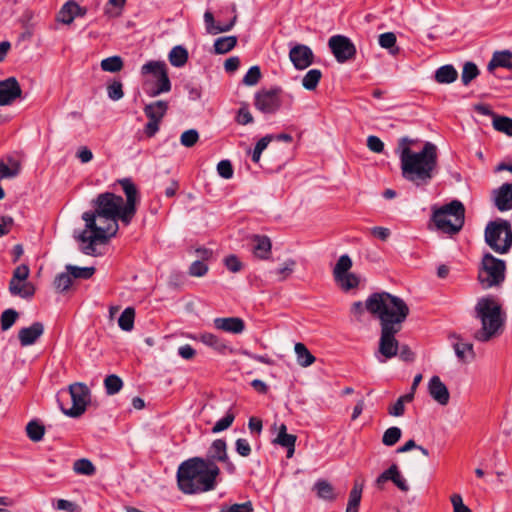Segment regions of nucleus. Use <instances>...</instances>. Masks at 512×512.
Instances as JSON below:
<instances>
[{
    "mask_svg": "<svg viewBox=\"0 0 512 512\" xmlns=\"http://www.w3.org/2000/svg\"><path fill=\"white\" fill-rule=\"evenodd\" d=\"M254 121V118L249 111L248 104L242 103L236 115V122L240 125H248Z\"/></svg>",
    "mask_w": 512,
    "mask_h": 512,
    "instance_id": "nucleus-55",
    "label": "nucleus"
},
{
    "mask_svg": "<svg viewBox=\"0 0 512 512\" xmlns=\"http://www.w3.org/2000/svg\"><path fill=\"white\" fill-rule=\"evenodd\" d=\"M22 95V89L15 77L0 81V106L12 104Z\"/></svg>",
    "mask_w": 512,
    "mask_h": 512,
    "instance_id": "nucleus-17",
    "label": "nucleus"
},
{
    "mask_svg": "<svg viewBox=\"0 0 512 512\" xmlns=\"http://www.w3.org/2000/svg\"><path fill=\"white\" fill-rule=\"evenodd\" d=\"M252 241L254 242L253 253L255 257L261 260L269 259L272 249V243L269 237L263 235H254Z\"/></svg>",
    "mask_w": 512,
    "mask_h": 512,
    "instance_id": "nucleus-26",
    "label": "nucleus"
},
{
    "mask_svg": "<svg viewBox=\"0 0 512 512\" xmlns=\"http://www.w3.org/2000/svg\"><path fill=\"white\" fill-rule=\"evenodd\" d=\"M200 339L202 343L220 353H225L228 350V345L212 333H204L201 335Z\"/></svg>",
    "mask_w": 512,
    "mask_h": 512,
    "instance_id": "nucleus-37",
    "label": "nucleus"
},
{
    "mask_svg": "<svg viewBox=\"0 0 512 512\" xmlns=\"http://www.w3.org/2000/svg\"><path fill=\"white\" fill-rule=\"evenodd\" d=\"M452 338L456 340L453 342V348L457 358L460 361L467 362L475 358V352L472 343L463 341L462 338L458 335H453Z\"/></svg>",
    "mask_w": 512,
    "mask_h": 512,
    "instance_id": "nucleus-24",
    "label": "nucleus"
},
{
    "mask_svg": "<svg viewBox=\"0 0 512 512\" xmlns=\"http://www.w3.org/2000/svg\"><path fill=\"white\" fill-rule=\"evenodd\" d=\"M362 491H363V485L359 484V483H355L353 488L350 491L348 504L360 506Z\"/></svg>",
    "mask_w": 512,
    "mask_h": 512,
    "instance_id": "nucleus-62",
    "label": "nucleus"
},
{
    "mask_svg": "<svg viewBox=\"0 0 512 512\" xmlns=\"http://www.w3.org/2000/svg\"><path fill=\"white\" fill-rule=\"evenodd\" d=\"M188 51L182 45L174 46L168 54V60L174 67H183L188 61Z\"/></svg>",
    "mask_w": 512,
    "mask_h": 512,
    "instance_id": "nucleus-31",
    "label": "nucleus"
},
{
    "mask_svg": "<svg viewBox=\"0 0 512 512\" xmlns=\"http://www.w3.org/2000/svg\"><path fill=\"white\" fill-rule=\"evenodd\" d=\"M497 67L512 69V52L508 50L495 52L487 68L492 72Z\"/></svg>",
    "mask_w": 512,
    "mask_h": 512,
    "instance_id": "nucleus-29",
    "label": "nucleus"
},
{
    "mask_svg": "<svg viewBox=\"0 0 512 512\" xmlns=\"http://www.w3.org/2000/svg\"><path fill=\"white\" fill-rule=\"evenodd\" d=\"M398 470V466L396 464H392L387 470H385L384 472H382L376 479L375 483H376V486L379 488V489H383L384 488V484L387 482V481H393L394 479V476L396 474Z\"/></svg>",
    "mask_w": 512,
    "mask_h": 512,
    "instance_id": "nucleus-51",
    "label": "nucleus"
},
{
    "mask_svg": "<svg viewBox=\"0 0 512 512\" xmlns=\"http://www.w3.org/2000/svg\"><path fill=\"white\" fill-rule=\"evenodd\" d=\"M30 269L27 265L22 264L17 266L9 282H19L22 280H28Z\"/></svg>",
    "mask_w": 512,
    "mask_h": 512,
    "instance_id": "nucleus-59",
    "label": "nucleus"
},
{
    "mask_svg": "<svg viewBox=\"0 0 512 512\" xmlns=\"http://www.w3.org/2000/svg\"><path fill=\"white\" fill-rule=\"evenodd\" d=\"M68 392L71 396L72 406L66 408L61 400L59 399V405L61 411L69 417L77 418L80 417L85 411L90 403L91 392L88 386L83 382H75L70 384L68 387Z\"/></svg>",
    "mask_w": 512,
    "mask_h": 512,
    "instance_id": "nucleus-10",
    "label": "nucleus"
},
{
    "mask_svg": "<svg viewBox=\"0 0 512 512\" xmlns=\"http://www.w3.org/2000/svg\"><path fill=\"white\" fill-rule=\"evenodd\" d=\"M411 143L407 137L399 141L402 176L417 186L426 185L437 167V147L426 142L420 152H414L409 147Z\"/></svg>",
    "mask_w": 512,
    "mask_h": 512,
    "instance_id": "nucleus-1",
    "label": "nucleus"
},
{
    "mask_svg": "<svg viewBox=\"0 0 512 512\" xmlns=\"http://www.w3.org/2000/svg\"><path fill=\"white\" fill-rule=\"evenodd\" d=\"M277 430V435L273 440L274 444L280 445L287 449V458H291L295 452V444L297 437L293 434L287 433V427L285 424H280L278 427H274Z\"/></svg>",
    "mask_w": 512,
    "mask_h": 512,
    "instance_id": "nucleus-21",
    "label": "nucleus"
},
{
    "mask_svg": "<svg viewBox=\"0 0 512 512\" xmlns=\"http://www.w3.org/2000/svg\"><path fill=\"white\" fill-rule=\"evenodd\" d=\"M458 77L457 70L452 65H444L435 72V80L440 84H450Z\"/></svg>",
    "mask_w": 512,
    "mask_h": 512,
    "instance_id": "nucleus-34",
    "label": "nucleus"
},
{
    "mask_svg": "<svg viewBox=\"0 0 512 512\" xmlns=\"http://www.w3.org/2000/svg\"><path fill=\"white\" fill-rule=\"evenodd\" d=\"M485 242L496 253H507L512 246L510 222L503 219L489 222L485 228Z\"/></svg>",
    "mask_w": 512,
    "mask_h": 512,
    "instance_id": "nucleus-8",
    "label": "nucleus"
},
{
    "mask_svg": "<svg viewBox=\"0 0 512 512\" xmlns=\"http://www.w3.org/2000/svg\"><path fill=\"white\" fill-rule=\"evenodd\" d=\"M84 14L81 7L73 0L66 2L57 14V21L63 24H71L75 17Z\"/></svg>",
    "mask_w": 512,
    "mask_h": 512,
    "instance_id": "nucleus-25",
    "label": "nucleus"
},
{
    "mask_svg": "<svg viewBox=\"0 0 512 512\" xmlns=\"http://www.w3.org/2000/svg\"><path fill=\"white\" fill-rule=\"evenodd\" d=\"M479 75V69L473 62H466L462 69L461 80L464 85H468Z\"/></svg>",
    "mask_w": 512,
    "mask_h": 512,
    "instance_id": "nucleus-50",
    "label": "nucleus"
},
{
    "mask_svg": "<svg viewBox=\"0 0 512 512\" xmlns=\"http://www.w3.org/2000/svg\"><path fill=\"white\" fill-rule=\"evenodd\" d=\"M8 290L12 296H16L24 300L32 299L36 292L34 284L28 280L9 282Z\"/></svg>",
    "mask_w": 512,
    "mask_h": 512,
    "instance_id": "nucleus-23",
    "label": "nucleus"
},
{
    "mask_svg": "<svg viewBox=\"0 0 512 512\" xmlns=\"http://www.w3.org/2000/svg\"><path fill=\"white\" fill-rule=\"evenodd\" d=\"M18 312L14 309H7L5 310L0 318L1 322V328L2 330H8L12 327V325L15 323V321L18 318Z\"/></svg>",
    "mask_w": 512,
    "mask_h": 512,
    "instance_id": "nucleus-53",
    "label": "nucleus"
},
{
    "mask_svg": "<svg viewBox=\"0 0 512 512\" xmlns=\"http://www.w3.org/2000/svg\"><path fill=\"white\" fill-rule=\"evenodd\" d=\"M118 182L124 191L126 201L120 195L105 192L92 201L93 207L116 222L120 220L125 225H129L137 211V204L140 201L139 193L131 179L124 178Z\"/></svg>",
    "mask_w": 512,
    "mask_h": 512,
    "instance_id": "nucleus-3",
    "label": "nucleus"
},
{
    "mask_svg": "<svg viewBox=\"0 0 512 512\" xmlns=\"http://www.w3.org/2000/svg\"><path fill=\"white\" fill-rule=\"evenodd\" d=\"M428 393L431 398L441 406H446L450 401L449 390L439 376L430 378L428 382Z\"/></svg>",
    "mask_w": 512,
    "mask_h": 512,
    "instance_id": "nucleus-19",
    "label": "nucleus"
},
{
    "mask_svg": "<svg viewBox=\"0 0 512 512\" xmlns=\"http://www.w3.org/2000/svg\"><path fill=\"white\" fill-rule=\"evenodd\" d=\"M66 271L70 272L73 278L89 279L95 273L94 267H78L74 265H67Z\"/></svg>",
    "mask_w": 512,
    "mask_h": 512,
    "instance_id": "nucleus-47",
    "label": "nucleus"
},
{
    "mask_svg": "<svg viewBox=\"0 0 512 512\" xmlns=\"http://www.w3.org/2000/svg\"><path fill=\"white\" fill-rule=\"evenodd\" d=\"M206 461L216 463V461L224 463L227 471L232 474L235 472V465L229 460L227 454V444L223 439H216L208 448Z\"/></svg>",
    "mask_w": 512,
    "mask_h": 512,
    "instance_id": "nucleus-15",
    "label": "nucleus"
},
{
    "mask_svg": "<svg viewBox=\"0 0 512 512\" xmlns=\"http://www.w3.org/2000/svg\"><path fill=\"white\" fill-rule=\"evenodd\" d=\"M506 265L503 260L486 253L478 270V281L484 289L500 285L505 279Z\"/></svg>",
    "mask_w": 512,
    "mask_h": 512,
    "instance_id": "nucleus-9",
    "label": "nucleus"
},
{
    "mask_svg": "<svg viewBox=\"0 0 512 512\" xmlns=\"http://www.w3.org/2000/svg\"><path fill=\"white\" fill-rule=\"evenodd\" d=\"M226 268L232 273H237L242 270L243 264L236 255H229L224 258Z\"/></svg>",
    "mask_w": 512,
    "mask_h": 512,
    "instance_id": "nucleus-60",
    "label": "nucleus"
},
{
    "mask_svg": "<svg viewBox=\"0 0 512 512\" xmlns=\"http://www.w3.org/2000/svg\"><path fill=\"white\" fill-rule=\"evenodd\" d=\"M367 312L379 320L380 327L402 328L409 315V307L403 299L388 292H375L365 301Z\"/></svg>",
    "mask_w": 512,
    "mask_h": 512,
    "instance_id": "nucleus-5",
    "label": "nucleus"
},
{
    "mask_svg": "<svg viewBox=\"0 0 512 512\" xmlns=\"http://www.w3.org/2000/svg\"><path fill=\"white\" fill-rule=\"evenodd\" d=\"M380 339H379V353L386 359H391L398 354L399 342L395 338V335L401 331L402 328H389L380 327Z\"/></svg>",
    "mask_w": 512,
    "mask_h": 512,
    "instance_id": "nucleus-14",
    "label": "nucleus"
},
{
    "mask_svg": "<svg viewBox=\"0 0 512 512\" xmlns=\"http://www.w3.org/2000/svg\"><path fill=\"white\" fill-rule=\"evenodd\" d=\"M219 474L220 469L216 463L194 457L180 464L177 471L178 487L185 494L211 491L216 486Z\"/></svg>",
    "mask_w": 512,
    "mask_h": 512,
    "instance_id": "nucleus-2",
    "label": "nucleus"
},
{
    "mask_svg": "<svg viewBox=\"0 0 512 512\" xmlns=\"http://www.w3.org/2000/svg\"><path fill=\"white\" fill-rule=\"evenodd\" d=\"M73 471L78 475L92 476L96 473V467L89 459L81 458L73 463Z\"/></svg>",
    "mask_w": 512,
    "mask_h": 512,
    "instance_id": "nucleus-39",
    "label": "nucleus"
},
{
    "mask_svg": "<svg viewBox=\"0 0 512 512\" xmlns=\"http://www.w3.org/2000/svg\"><path fill=\"white\" fill-rule=\"evenodd\" d=\"M294 351L296 354L297 363L301 367H309L316 361L315 356L311 354V352L303 343H296L294 346Z\"/></svg>",
    "mask_w": 512,
    "mask_h": 512,
    "instance_id": "nucleus-32",
    "label": "nucleus"
},
{
    "mask_svg": "<svg viewBox=\"0 0 512 512\" xmlns=\"http://www.w3.org/2000/svg\"><path fill=\"white\" fill-rule=\"evenodd\" d=\"M322 77V72L319 69L309 70L302 79V86L309 91H313L318 86Z\"/></svg>",
    "mask_w": 512,
    "mask_h": 512,
    "instance_id": "nucleus-40",
    "label": "nucleus"
},
{
    "mask_svg": "<svg viewBox=\"0 0 512 512\" xmlns=\"http://www.w3.org/2000/svg\"><path fill=\"white\" fill-rule=\"evenodd\" d=\"M338 287L344 291L349 292L350 290L357 289L360 285V278L355 273H348L342 276H339L334 279Z\"/></svg>",
    "mask_w": 512,
    "mask_h": 512,
    "instance_id": "nucleus-33",
    "label": "nucleus"
},
{
    "mask_svg": "<svg viewBox=\"0 0 512 512\" xmlns=\"http://www.w3.org/2000/svg\"><path fill=\"white\" fill-rule=\"evenodd\" d=\"M104 386L108 395H114L122 389L123 381L119 376L111 374L104 379Z\"/></svg>",
    "mask_w": 512,
    "mask_h": 512,
    "instance_id": "nucleus-46",
    "label": "nucleus"
},
{
    "mask_svg": "<svg viewBox=\"0 0 512 512\" xmlns=\"http://www.w3.org/2000/svg\"><path fill=\"white\" fill-rule=\"evenodd\" d=\"M237 44L236 36L219 37L214 42V51L216 54H225L231 51Z\"/></svg>",
    "mask_w": 512,
    "mask_h": 512,
    "instance_id": "nucleus-36",
    "label": "nucleus"
},
{
    "mask_svg": "<svg viewBox=\"0 0 512 512\" xmlns=\"http://www.w3.org/2000/svg\"><path fill=\"white\" fill-rule=\"evenodd\" d=\"M261 79V71L258 66H252L245 76L243 77V83L246 86H254L256 85Z\"/></svg>",
    "mask_w": 512,
    "mask_h": 512,
    "instance_id": "nucleus-56",
    "label": "nucleus"
},
{
    "mask_svg": "<svg viewBox=\"0 0 512 512\" xmlns=\"http://www.w3.org/2000/svg\"><path fill=\"white\" fill-rule=\"evenodd\" d=\"M450 501L453 506V512H472L471 509L463 503L460 494L451 495Z\"/></svg>",
    "mask_w": 512,
    "mask_h": 512,
    "instance_id": "nucleus-64",
    "label": "nucleus"
},
{
    "mask_svg": "<svg viewBox=\"0 0 512 512\" xmlns=\"http://www.w3.org/2000/svg\"><path fill=\"white\" fill-rule=\"evenodd\" d=\"M295 266L296 261L294 259H287L275 272L278 275L279 281L286 280L294 272Z\"/></svg>",
    "mask_w": 512,
    "mask_h": 512,
    "instance_id": "nucleus-52",
    "label": "nucleus"
},
{
    "mask_svg": "<svg viewBox=\"0 0 512 512\" xmlns=\"http://www.w3.org/2000/svg\"><path fill=\"white\" fill-rule=\"evenodd\" d=\"M234 419L235 415L231 411H228L222 419L215 423L212 428V433L216 434L228 429L232 425Z\"/></svg>",
    "mask_w": 512,
    "mask_h": 512,
    "instance_id": "nucleus-54",
    "label": "nucleus"
},
{
    "mask_svg": "<svg viewBox=\"0 0 512 512\" xmlns=\"http://www.w3.org/2000/svg\"><path fill=\"white\" fill-rule=\"evenodd\" d=\"M352 265H353V262L349 255H347V254L341 255L333 268V271H332L333 278L335 279L339 276L350 273V269L352 268Z\"/></svg>",
    "mask_w": 512,
    "mask_h": 512,
    "instance_id": "nucleus-38",
    "label": "nucleus"
},
{
    "mask_svg": "<svg viewBox=\"0 0 512 512\" xmlns=\"http://www.w3.org/2000/svg\"><path fill=\"white\" fill-rule=\"evenodd\" d=\"M208 271V266L201 260H195L189 267V274L194 277H202Z\"/></svg>",
    "mask_w": 512,
    "mask_h": 512,
    "instance_id": "nucleus-61",
    "label": "nucleus"
},
{
    "mask_svg": "<svg viewBox=\"0 0 512 512\" xmlns=\"http://www.w3.org/2000/svg\"><path fill=\"white\" fill-rule=\"evenodd\" d=\"M213 324L216 329L231 334H241L245 330V322L239 317L215 318Z\"/></svg>",
    "mask_w": 512,
    "mask_h": 512,
    "instance_id": "nucleus-20",
    "label": "nucleus"
},
{
    "mask_svg": "<svg viewBox=\"0 0 512 512\" xmlns=\"http://www.w3.org/2000/svg\"><path fill=\"white\" fill-rule=\"evenodd\" d=\"M82 219L85 222V228L75 235V239L80 243L83 254L98 256L100 253L97 251V245L107 244L109 239L117 234L118 222L99 213L95 208L93 211L84 212Z\"/></svg>",
    "mask_w": 512,
    "mask_h": 512,
    "instance_id": "nucleus-4",
    "label": "nucleus"
},
{
    "mask_svg": "<svg viewBox=\"0 0 512 512\" xmlns=\"http://www.w3.org/2000/svg\"><path fill=\"white\" fill-rule=\"evenodd\" d=\"M108 97L113 101H118L124 96L123 86L120 81H113L107 86Z\"/></svg>",
    "mask_w": 512,
    "mask_h": 512,
    "instance_id": "nucleus-57",
    "label": "nucleus"
},
{
    "mask_svg": "<svg viewBox=\"0 0 512 512\" xmlns=\"http://www.w3.org/2000/svg\"><path fill=\"white\" fill-rule=\"evenodd\" d=\"M475 318L481 323L480 329L474 333V339L488 342L500 336L504 329L505 314L500 302L493 296L478 299L475 308Z\"/></svg>",
    "mask_w": 512,
    "mask_h": 512,
    "instance_id": "nucleus-6",
    "label": "nucleus"
},
{
    "mask_svg": "<svg viewBox=\"0 0 512 512\" xmlns=\"http://www.w3.org/2000/svg\"><path fill=\"white\" fill-rule=\"evenodd\" d=\"M135 310L127 307L118 319V325L123 331H131L134 327Z\"/></svg>",
    "mask_w": 512,
    "mask_h": 512,
    "instance_id": "nucleus-42",
    "label": "nucleus"
},
{
    "mask_svg": "<svg viewBox=\"0 0 512 512\" xmlns=\"http://www.w3.org/2000/svg\"><path fill=\"white\" fill-rule=\"evenodd\" d=\"M328 46L339 63L354 58L356 54L355 45L348 37L343 35L332 36L328 41Z\"/></svg>",
    "mask_w": 512,
    "mask_h": 512,
    "instance_id": "nucleus-13",
    "label": "nucleus"
},
{
    "mask_svg": "<svg viewBox=\"0 0 512 512\" xmlns=\"http://www.w3.org/2000/svg\"><path fill=\"white\" fill-rule=\"evenodd\" d=\"M26 433L31 441L39 442L43 439L45 427L39 422L32 420L26 425Z\"/></svg>",
    "mask_w": 512,
    "mask_h": 512,
    "instance_id": "nucleus-41",
    "label": "nucleus"
},
{
    "mask_svg": "<svg viewBox=\"0 0 512 512\" xmlns=\"http://www.w3.org/2000/svg\"><path fill=\"white\" fill-rule=\"evenodd\" d=\"M313 489L316 491L317 496L325 501L333 502L337 498L334 487L326 480H318Z\"/></svg>",
    "mask_w": 512,
    "mask_h": 512,
    "instance_id": "nucleus-30",
    "label": "nucleus"
},
{
    "mask_svg": "<svg viewBox=\"0 0 512 512\" xmlns=\"http://www.w3.org/2000/svg\"><path fill=\"white\" fill-rule=\"evenodd\" d=\"M73 283V277L70 272L60 273L54 279V287L60 292H66Z\"/></svg>",
    "mask_w": 512,
    "mask_h": 512,
    "instance_id": "nucleus-48",
    "label": "nucleus"
},
{
    "mask_svg": "<svg viewBox=\"0 0 512 512\" xmlns=\"http://www.w3.org/2000/svg\"><path fill=\"white\" fill-rule=\"evenodd\" d=\"M100 66L105 72L115 73L123 69L124 63L120 56H111L103 59Z\"/></svg>",
    "mask_w": 512,
    "mask_h": 512,
    "instance_id": "nucleus-43",
    "label": "nucleus"
},
{
    "mask_svg": "<svg viewBox=\"0 0 512 512\" xmlns=\"http://www.w3.org/2000/svg\"><path fill=\"white\" fill-rule=\"evenodd\" d=\"M282 89L274 87L271 89H261L255 93L254 106L264 114H274L282 106Z\"/></svg>",
    "mask_w": 512,
    "mask_h": 512,
    "instance_id": "nucleus-12",
    "label": "nucleus"
},
{
    "mask_svg": "<svg viewBox=\"0 0 512 512\" xmlns=\"http://www.w3.org/2000/svg\"><path fill=\"white\" fill-rule=\"evenodd\" d=\"M168 110V103L163 100H158L147 104L144 107V113L149 120H156L161 122Z\"/></svg>",
    "mask_w": 512,
    "mask_h": 512,
    "instance_id": "nucleus-27",
    "label": "nucleus"
},
{
    "mask_svg": "<svg viewBox=\"0 0 512 512\" xmlns=\"http://www.w3.org/2000/svg\"><path fill=\"white\" fill-rule=\"evenodd\" d=\"M401 436L402 431L399 427H390L383 433L382 443L385 446H393L400 440Z\"/></svg>",
    "mask_w": 512,
    "mask_h": 512,
    "instance_id": "nucleus-49",
    "label": "nucleus"
},
{
    "mask_svg": "<svg viewBox=\"0 0 512 512\" xmlns=\"http://www.w3.org/2000/svg\"><path fill=\"white\" fill-rule=\"evenodd\" d=\"M289 59L297 70H304L314 62V53L307 45L297 44L290 49Z\"/></svg>",
    "mask_w": 512,
    "mask_h": 512,
    "instance_id": "nucleus-16",
    "label": "nucleus"
},
{
    "mask_svg": "<svg viewBox=\"0 0 512 512\" xmlns=\"http://www.w3.org/2000/svg\"><path fill=\"white\" fill-rule=\"evenodd\" d=\"M199 139V134L195 129H189L182 133L180 137V142L185 147L194 146Z\"/></svg>",
    "mask_w": 512,
    "mask_h": 512,
    "instance_id": "nucleus-58",
    "label": "nucleus"
},
{
    "mask_svg": "<svg viewBox=\"0 0 512 512\" xmlns=\"http://www.w3.org/2000/svg\"><path fill=\"white\" fill-rule=\"evenodd\" d=\"M237 17L234 16V18L225 25H220L215 23V19L213 14L210 11H206L204 13V22L206 26V30L209 34L216 35L219 33L227 32L232 29L236 22Z\"/></svg>",
    "mask_w": 512,
    "mask_h": 512,
    "instance_id": "nucleus-28",
    "label": "nucleus"
},
{
    "mask_svg": "<svg viewBox=\"0 0 512 512\" xmlns=\"http://www.w3.org/2000/svg\"><path fill=\"white\" fill-rule=\"evenodd\" d=\"M413 400V394L407 393L400 396L397 401L388 407V414L392 417H401L405 413V403H410Z\"/></svg>",
    "mask_w": 512,
    "mask_h": 512,
    "instance_id": "nucleus-35",
    "label": "nucleus"
},
{
    "mask_svg": "<svg viewBox=\"0 0 512 512\" xmlns=\"http://www.w3.org/2000/svg\"><path fill=\"white\" fill-rule=\"evenodd\" d=\"M43 332V324L41 322H34L31 326L20 329L18 338L22 346H29L34 344Z\"/></svg>",
    "mask_w": 512,
    "mask_h": 512,
    "instance_id": "nucleus-22",
    "label": "nucleus"
},
{
    "mask_svg": "<svg viewBox=\"0 0 512 512\" xmlns=\"http://www.w3.org/2000/svg\"><path fill=\"white\" fill-rule=\"evenodd\" d=\"M432 220L438 230L446 234L458 233L465 221V208L462 202L453 200L440 208L434 209Z\"/></svg>",
    "mask_w": 512,
    "mask_h": 512,
    "instance_id": "nucleus-7",
    "label": "nucleus"
},
{
    "mask_svg": "<svg viewBox=\"0 0 512 512\" xmlns=\"http://www.w3.org/2000/svg\"><path fill=\"white\" fill-rule=\"evenodd\" d=\"M492 125L495 130L503 132L507 136H512V118L499 115L494 116Z\"/></svg>",
    "mask_w": 512,
    "mask_h": 512,
    "instance_id": "nucleus-44",
    "label": "nucleus"
},
{
    "mask_svg": "<svg viewBox=\"0 0 512 512\" xmlns=\"http://www.w3.org/2000/svg\"><path fill=\"white\" fill-rule=\"evenodd\" d=\"M217 172L224 179H230L233 176V167L229 160H222L217 164Z\"/></svg>",
    "mask_w": 512,
    "mask_h": 512,
    "instance_id": "nucleus-63",
    "label": "nucleus"
},
{
    "mask_svg": "<svg viewBox=\"0 0 512 512\" xmlns=\"http://www.w3.org/2000/svg\"><path fill=\"white\" fill-rule=\"evenodd\" d=\"M142 75L151 74L155 83L147 91L150 97H157L171 90V82L168 76L167 66L163 61H149L141 67Z\"/></svg>",
    "mask_w": 512,
    "mask_h": 512,
    "instance_id": "nucleus-11",
    "label": "nucleus"
},
{
    "mask_svg": "<svg viewBox=\"0 0 512 512\" xmlns=\"http://www.w3.org/2000/svg\"><path fill=\"white\" fill-rule=\"evenodd\" d=\"M492 200L495 207L505 212L512 209V182L504 183L492 191Z\"/></svg>",
    "mask_w": 512,
    "mask_h": 512,
    "instance_id": "nucleus-18",
    "label": "nucleus"
},
{
    "mask_svg": "<svg viewBox=\"0 0 512 512\" xmlns=\"http://www.w3.org/2000/svg\"><path fill=\"white\" fill-rule=\"evenodd\" d=\"M20 163L15 160H10V165L0 161V179L13 178L20 172Z\"/></svg>",
    "mask_w": 512,
    "mask_h": 512,
    "instance_id": "nucleus-45",
    "label": "nucleus"
}]
</instances>
